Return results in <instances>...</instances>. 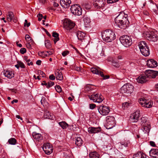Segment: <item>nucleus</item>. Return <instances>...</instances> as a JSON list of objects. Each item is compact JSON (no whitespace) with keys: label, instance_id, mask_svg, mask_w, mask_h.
<instances>
[{"label":"nucleus","instance_id":"393cba45","mask_svg":"<svg viewBox=\"0 0 158 158\" xmlns=\"http://www.w3.org/2000/svg\"><path fill=\"white\" fill-rule=\"evenodd\" d=\"M141 125L142 127L150 126V124L146 118L142 117L141 119Z\"/></svg>","mask_w":158,"mask_h":158},{"label":"nucleus","instance_id":"c756f323","mask_svg":"<svg viewBox=\"0 0 158 158\" xmlns=\"http://www.w3.org/2000/svg\"><path fill=\"white\" fill-rule=\"evenodd\" d=\"M82 143L83 141L81 137H77L76 138L75 143L76 145L78 146H81Z\"/></svg>","mask_w":158,"mask_h":158},{"label":"nucleus","instance_id":"ddd939ff","mask_svg":"<svg viewBox=\"0 0 158 158\" xmlns=\"http://www.w3.org/2000/svg\"><path fill=\"white\" fill-rule=\"evenodd\" d=\"M139 103L143 106L146 108H150L152 106V103L148 100H146L144 98H140L139 100Z\"/></svg>","mask_w":158,"mask_h":158},{"label":"nucleus","instance_id":"a18cd8bd","mask_svg":"<svg viewBox=\"0 0 158 158\" xmlns=\"http://www.w3.org/2000/svg\"><path fill=\"white\" fill-rule=\"evenodd\" d=\"M17 63L19 64V65L20 67L22 68H25V66L24 64L21 61H18Z\"/></svg>","mask_w":158,"mask_h":158},{"label":"nucleus","instance_id":"3c124183","mask_svg":"<svg viewBox=\"0 0 158 158\" xmlns=\"http://www.w3.org/2000/svg\"><path fill=\"white\" fill-rule=\"evenodd\" d=\"M96 106V105L94 104H89V108L90 109H93Z\"/></svg>","mask_w":158,"mask_h":158},{"label":"nucleus","instance_id":"e433bc0d","mask_svg":"<svg viewBox=\"0 0 158 158\" xmlns=\"http://www.w3.org/2000/svg\"><path fill=\"white\" fill-rule=\"evenodd\" d=\"M151 128L150 126L142 127L141 129L144 133H148Z\"/></svg>","mask_w":158,"mask_h":158},{"label":"nucleus","instance_id":"cd10ccee","mask_svg":"<svg viewBox=\"0 0 158 158\" xmlns=\"http://www.w3.org/2000/svg\"><path fill=\"white\" fill-rule=\"evenodd\" d=\"M32 136L34 139L39 140L42 139L41 134L37 133L36 132H33L32 133Z\"/></svg>","mask_w":158,"mask_h":158},{"label":"nucleus","instance_id":"f3484780","mask_svg":"<svg viewBox=\"0 0 158 158\" xmlns=\"http://www.w3.org/2000/svg\"><path fill=\"white\" fill-rule=\"evenodd\" d=\"M2 73L5 77L8 78H11L14 77V73L13 72L7 69L4 70Z\"/></svg>","mask_w":158,"mask_h":158},{"label":"nucleus","instance_id":"9b49d317","mask_svg":"<svg viewBox=\"0 0 158 158\" xmlns=\"http://www.w3.org/2000/svg\"><path fill=\"white\" fill-rule=\"evenodd\" d=\"M75 24L70 19H65L64 22V27L67 30L72 29L75 26Z\"/></svg>","mask_w":158,"mask_h":158},{"label":"nucleus","instance_id":"4468645a","mask_svg":"<svg viewBox=\"0 0 158 158\" xmlns=\"http://www.w3.org/2000/svg\"><path fill=\"white\" fill-rule=\"evenodd\" d=\"M43 149L45 153L47 155L50 154L53 150V147L48 143L44 144Z\"/></svg>","mask_w":158,"mask_h":158},{"label":"nucleus","instance_id":"412c9836","mask_svg":"<svg viewBox=\"0 0 158 158\" xmlns=\"http://www.w3.org/2000/svg\"><path fill=\"white\" fill-rule=\"evenodd\" d=\"M147 76L145 75V73L144 74H143L139 76L137 78L136 80L137 82L140 83H143L145 82L147 80L146 79Z\"/></svg>","mask_w":158,"mask_h":158},{"label":"nucleus","instance_id":"f704fd0d","mask_svg":"<svg viewBox=\"0 0 158 158\" xmlns=\"http://www.w3.org/2000/svg\"><path fill=\"white\" fill-rule=\"evenodd\" d=\"M59 34L56 32H53L52 33V36L55 38L54 39V42L55 44L58 40H59Z\"/></svg>","mask_w":158,"mask_h":158},{"label":"nucleus","instance_id":"20e7f679","mask_svg":"<svg viewBox=\"0 0 158 158\" xmlns=\"http://www.w3.org/2000/svg\"><path fill=\"white\" fill-rule=\"evenodd\" d=\"M121 43L126 47H128L132 44V40L131 38L127 35H124L120 38Z\"/></svg>","mask_w":158,"mask_h":158},{"label":"nucleus","instance_id":"5701e85b","mask_svg":"<svg viewBox=\"0 0 158 158\" xmlns=\"http://www.w3.org/2000/svg\"><path fill=\"white\" fill-rule=\"evenodd\" d=\"M130 143L129 141H125L118 143L117 144V146L118 147V148L122 149L124 147H128Z\"/></svg>","mask_w":158,"mask_h":158},{"label":"nucleus","instance_id":"774afa93","mask_svg":"<svg viewBox=\"0 0 158 158\" xmlns=\"http://www.w3.org/2000/svg\"><path fill=\"white\" fill-rule=\"evenodd\" d=\"M155 89L158 91V84H156L155 86Z\"/></svg>","mask_w":158,"mask_h":158},{"label":"nucleus","instance_id":"4d7b16f0","mask_svg":"<svg viewBox=\"0 0 158 158\" xmlns=\"http://www.w3.org/2000/svg\"><path fill=\"white\" fill-rule=\"evenodd\" d=\"M42 85H45L46 86V87L47 88V86L48 85V83H46L45 81H43L42 83Z\"/></svg>","mask_w":158,"mask_h":158},{"label":"nucleus","instance_id":"6e6552de","mask_svg":"<svg viewBox=\"0 0 158 158\" xmlns=\"http://www.w3.org/2000/svg\"><path fill=\"white\" fill-rule=\"evenodd\" d=\"M89 98L94 102L101 103L103 100V97L99 94H94L89 96Z\"/></svg>","mask_w":158,"mask_h":158},{"label":"nucleus","instance_id":"f8f14e48","mask_svg":"<svg viewBox=\"0 0 158 158\" xmlns=\"http://www.w3.org/2000/svg\"><path fill=\"white\" fill-rule=\"evenodd\" d=\"M145 74L147 78H154L158 77V71L151 70H148L145 71Z\"/></svg>","mask_w":158,"mask_h":158},{"label":"nucleus","instance_id":"6e6d98bb","mask_svg":"<svg viewBox=\"0 0 158 158\" xmlns=\"http://www.w3.org/2000/svg\"><path fill=\"white\" fill-rule=\"evenodd\" d=\"M150 145L152 146V147H155L156 146V145L155 144V143L153 141H151L150 142Z\"/></svg>","mask_w":158,"mask_h":158},{"label":"nucleus","instance_id":"b1692460","mask_svg":"<svg viewBox=\"0 0 158 158\" xmlns=\"http://www.w3.org/2000/svg\"><path fill=\"white\" fill-rule=\"evenodd\" d=\"M77 35L79 40L82 41L84 39L85 34L81 31H78L77 32Z\"/></svg>","mask_w":158,"mask_h":158},{"label":"nucleus","instance_id":"5fc2aeb1","mask_svg":"<svg viewBox=\"0 0 158 158\" xmlns=\"http://www.w3.org/2000/svg\"><path fill=\"white\" fill-rule=\"evenodd\" d=\"M24 60L26 61L27 62H28L30 61V59H28V57L27 56H25L24 58Z\"/></svg>","mask_w":158,"mask_h":158},{"label":"nucleus","instance_id":"a211bd4d","mask_svg":"<svg viewBox=\"0 0 158 158\" xmlns=\"http://www.w3.org/2000/svg\"><path fill=\"white\" fill-rule=\"evenodd\" d=\"M60 3L62 7L67 8L70 6L71 2L70 0H60Z\"/></svg>","mask_w":158,"mask_h":158},{"label":"nucleus","instance_id":"2f4dec72","mask_svg":"<svg viewBox=\"0 0 158 158\" xmlns=\"http://www.w3.org/2000/svg\"><path fill=\"white\" fill-rule=\"evenodd\" d=\"M90 158H99V155L96 152H91L89 154Z\"/></svg>","mask_w":158,"mask_h":158},{"label":"nucleus","instance_id":"0eeeda50","mask_svg":"<svg viewBox=\"0 0 158 158\" xmlns=\"http://www.w3.org/2000/svg\"><path fill=\"white\" fill-rule=\"evenodd\" d=\"M72 13L75 15H81L82 10L78 5L74 4L71 6L70 8Z\"/></svg>","mask_w":158,"mask_h":158},{"label":"nucleus","instance_id":"c03bdc74","mask_svg":"<svg viewBox=\"0 0 158 158\" xmlns=\"http://www.w3.org/2000/svg\"><path fill=\"white\" fill-rule=\"evenodd\" d=\"M48 85L47 86V88H49L54 85V82L52 81H50L48 82Z\"/></svg>","mask_w":158,"mask_h":158},{"label":"nucleus","instance_id":"37998d69","mask_svg":"<svg viewBox=\"0 0 158 158\" xmlns=\"http://www.w3.org/2000/svg\"><path fill=\"white\" fill-rule=\"evenodd\" d=\"M55 89L56 91L58 93L60 92L62 90L61 87L59 85H57L55 86Z\"/></svg>","mask_w":158,"mask_h":158},{"label":"nucleus","instance_id":"69168bd1","mask_svg":"<svg viewBox=\"0 0 158 158\" xmlns=\"http://www.w3.org/2000/svg\"><path fill=\"white\" fill-rule=\"evenodd\" d=\"M30 38V36L27 34L25 36V39L26 40H27V39H29Z\"/></svg>","mask_w":158,"mask_h":158},{"label":"nucleus","instance_id":"603ef678","mask_svg":"<svg viewBox=\"0 0 158 158\" xmlns=\"http://www.w3.org/2000/svg\"><path fill=\"white\" fill-rule=\"evenodd\" d=\"M49 78L51 80H54L55 79V77L53 74H52L49 76Z\"/></svg>","mask_w":158,"mask_h":158},{"label":"nucleus","instance_id":"dca6fc26","mask_svg":"<svg viewBox=\"0 0 158 158\" xmlns=\"http://www.w3.org/2000/svg\"><path fill=\"white\" fill-rule=\"evenodd\" d=\"M140 115L139 111H136L131 114L130 116V120L132 122H136L138 121Z\"/></svg>","mask_w":158,"mask_h":158},{"label":"nucleus","instance_id":"39448f33","mask_svg":"<svg viewBox=\"0 0 158 158\" xmlns=\"http://www.w3.org/2000/svg\"><path fill=\"white\" fill-rule=\"evenodd\" d=\"M143 36L148 40L150 41H156L157 36L156 33L152 31H146L143 34Z\"/></svg>","mask_w":158,"mask_h":158},{"label":"nucleus","instance_id":"7c9ffc66","mask_svg":"<svg viewBox=\"0 0 158 158\" xmlns=\"http://www.w3.org/2000/svg\"><path fill=\"white\" fill-rule=\"evenodd\" d=\"M14 17V15L13 13L11 11L9 12L7 15V19L8 21L11 22Z\"/></svg>","mask_w":158,"mask_h":158},{"label":"nucleus","instance_id":"aec40b11","mask_svg":"<svg viewBox=\"0 0 158 158\" xmlns=\"http://www.w3.org/2000/svg\"><path fill=\"white\" fill-rule=\"evenodd\" d=\"M157 63L156 61L153 59H150L147 61V65L150 68H154L157 66Z\"/></svg>","mask_w":158,"mask_h":158},{"label":"nucleus","instance_id":"7ed1b4c3","mask_svg":"<svg viewBox=\"0 0 158 158\" xmlns=\"http://www.w3.org/2000/svg\"><path fill=\"white\" fill-rule=\"evenodd\" d=\"M138 46L141 53L145 56H148L150 54V51L147 44L143 41H141L138 43Z\"/></svg>","mask_w":158,"mask_h":158},{"label":"nucleus","instance_id":"423d86ee","mask_svg":"<svg viewBox=\"0 0 158 158\" xmlns=\"http://www.w3.org/2000/svg\"><path fill=\"white\" fill-rule=\"evenodd\" d=\"M134 87L131 84L127 83L124 84L121 88V91L122 93L131 94L133 91Z\"/></svg>","mask_w":158,"mask_h":158},{"label":"nucleus","instance_id":"0e129e2a","mask_svg":"<svg viewBox=\"0 0 158 158\" xmlns=\"http://www.w3.org/2000/svg\"><path fill=\"white\" fill-rule=\"evenodd\" d=\"M41 61L40 60H39L36 61V64L38 65H40L41 64Z\"/></svg>","mask_w":158,"mask_h":158},{"label":"nucleus","instance_id":"473e14b6","mask_svg":"<svg viewBox=\"0 0 158 158\" xmlns=\"http://www.w3.org/2000/svg\"><path fill=\"white\" fill-rule=\"evenodd\" d=\"M91 72L94 74L100 75L102 72L100 71L96 67H92L90 69Z\"/></svg>","mask_w":158,"mask_h":158},{"label":"nucleus","instance_id":"09e8293b","mask_svg":"<svg viewBox=\"0 0 158 158\" xmlns=\"http://www.w3.org/2000/svg\"><path fill=\"white\" fill-rule=\"evenodd\" d=\"M30 25V23H27V20L25 19V23H24V27L27 26V27H29Z\"/></svg>","mask_w":158,"mask_h":158},{"label":"nucleus","instance_id":"c9c22d12","mask_svg":"<svg viewBox=\"0 0 158 158\" xmlns=\"http://www.w3.org/2000/svg\"><path fill=\"white\" fill-rule=\"evenodd\" d=\"M60 126L63 129H65L69 127V125L65 122H61L59 123Z\"/></svg>","mask_w":158,"mask_h":158},{"label":"nucleus","instance_id":"bf43d9fd","mask_svg":"<svg viewBox=\"0 0 158 158\" xmlns=\"http://www.w3.org/2000/svg\"><path fill=\"white\" fill-rule=\"evenodd\" d=\"M143 13L144 15H146L148 16V15H149V13L147 10H144L143 11Z\"/></svg>","mask_w":158,"mask_h":158},{"label":"nucleus","instance_id":"13d9d810","mask_svg":"<svg viewBox=\"0 0 158 158\" xmlns=\"http://www.w3.org/2000/svg\"><path fill=\"white\" fill-rule=\"evenodd\" d=\"M39 73H40V74L42 75L43 77H44L45 74L43 71H42L40 70V72H39Z\"/></svg>","mask_w":158,"mask_h":158},{"label":"nucleus","instance_id":"f257e3e1","mask_svg":"<svg viewBox=\"0 0 158 158\" xmlns=\"http://www.w3.org/2000/svg\"><path fill=\"white\" fill-rule=\"evenodd\" d=\"M127 17V14L123 12H121L115 19V24L119 28L125 29L128 26L129 23Z\"/></svg>","mask_w":158,"mask_h":158},{"label":"nucleus","instance_id":"ea45409f","mask_svg":"<svg viewBox=\"0 0 158 158\" xmlns=\"http://www.w3.org/2000/svg\"><path fill=\"white\" fill-rule=\"evenodd\" d=\"M112 65L116 67H118L119 66L118 62L114 59H113L112 61Z\"/></svg>","mask_w":158,"mask_h":158},{"label":"nucleus","instance_id":"6ab92c4d","mask_svg":"<svg viewBox=\"0 0 158 158\" xmlns=\"http://www.w3.org/2000/svg\"><path fill=\"white\" fill-rule=\"evenodd\" d=\"M88 131L90 134H95L100 132L101 131V129L100 127H89L88 128Z\"/></svg>","mask_w":158,"mask_h":158},{"label":"nucleus","instance_id":"4c0bfd02","mask_svg":"<svg viewBox=\"0 0 158 158\" xmlns=\"http://www.w3.org/2000/svg\"><path fill=\"white\" fill-rule=\"evenodd\" d=\"M16 140L14 138H11L8 140V142L9 144L15 145L16 143Z\"/></svg>","mask_w":158,"mask_h":158},{"label":"nucleus","instance_id":"bb28decb","mask_svg":"<svg viewBox=\"0 0 158 158\" xmlns=\"http://www.w3.org/2000/svg\"><path fill=\"white\" fill-rule=\"evenodd\" d=\"M83 21L85 26L86 27H89L91 22L90 18L87 16H84L83 17Z\"/></svg>","mask_w":158,"mask_h":158},{"label":"nucleus","instance_id":"f03ea898","mask_svg":"<svg viewBox=\"0 0 158 158\" xmlns=\"http://www.w3.org/2000/svg\"><path fill=\"white\" fill-rule=\"evenodd\" d=\"M102 36L103 40L107 42H111L115 39L114 33L110 30H106L102 32Z\"/></svg>","mask_w":158,"mask_h":158},{"label":"nucleus","instance_id":"79ce46f5","mask_svg":"<svg viewBox=\"0 0 158 158\" xmlns=\"http://www.w3.org/2000/svg\"><path fill=\"white\" fill-rule=\"evenodd\" d=\"M100 76L103 78V79H107L109 78L110 77L108 75H105L104 76L103 74V73H100Z\"/></svg>","mask_w":158,"mask_h":158},{"label":"nucleus","instance_id":"4be33fe9","mask_svg":"<svg viewBox=\"0 0 158 158\" xmlns=\"http://www.w3.org/2000/svg\"><path fill=\"white\" fill-rule=\"evenodd\" d=\"M149 153L152 158H158V149H152L150 151Z\"/></svg>","mask_w":158,"mask_h":158},{"label":"nucleus","instance_id":"49530a36","mask_svg":"<svg viewBox=\"0 0 158 158\" xmlns=\"http://www.w3.org/2000/svg\"><path fill=\"white\" fill-rule=\"evenodd\" d=\"M69 51H65L63 52L62 53V55L63 56H65L69 53Z\"/></svg>","mask_w":158,"mask_h":158},{"label":"nucleus","instance_id":"2eb2a0df","mask_svg":"<svg viewBox=\"0 0 158 158\" xmlns=\"http://www.w3.org/2000/svg\"><path fill=\"white\" fill-rule=\"evenodd\" d=\"M105 0H94V6L97 9H100L103 7L106 3Z\"/></svg>","mask_w":158,"mask_h":158},{"label":"nucleus","instance_id":"864d4df0","mask_svg":"<svg viewBox=\"0 0 158 158\" xmlns=\"http://www.w3.org/2000/svg\"><path fill=\"white\" fill-rule=\"evenodd\" d=\"M129 105V103L126 102L124 103H123L122 104V107H127Z\"/></svg>","mask_w":158,"mask_h":158},{"label":"nucleus","instance_id":"338daca9","mask_svg":"<svg viewBox=\"0 0 158 158\" xmlns=\"http://www.w3.org/2000/svg\"><path fill=\"white\" fill-rule=\"evenodd\" d=\"M18 102V100L17 99H14L12 102L11 103L12 104H14L15 102L17 103Z\"/></svg>","mask_w":158,"mask_h":158},{"label":"nucleus","instance_id":"a19ab883","mask_svg":"<svg viewBox=\"0 0 158 158\" xmlns=\"http://www.w3.org/2000/svg\"><path fill=\"white\" fill-rule=\"evenodd\" d=\"M45 44L46 47L47 48H49L50 47L51 45L50 41L48 40L45 41Z\"/></svg>","mask_w":158,"mask_h":158},{"label":"nucleus","instance_id":"1a4fd4ad","mask_svg":"<svg viewBox=\"0 0 158 158\" xmlns=\"http://www.w3.org/2000/svg\"><path fill=\"white\" fill-rule=\"evenodd\" d=\"M107 123L106 128L107 129H110L115 126V118L113 116H107L106 118Z\"/></svg>","mask_w":158,"mask_h":158},{"label":"nucleus","instance_id":"052dcab7","mask_svg":"<svg viewBox=\"0 0 158 158\" xmlns=\"http://www.w3.org/2000/svg\"><path fill=\"white\" fill-rule=\"evenodd\" d=\"M47 52V54L48 55V56L49 55H51L53 53V52L52 51H46Z\"/></svg>","mask_w":158,"mask_h":158},{"label":"nucleus","instance_id":"e2e57ef3","mask_svg":"<svg viewBox=\"0 0 158 158\" xmlns=\"http://www.w3.org/2000/svg\"><path fill=\"white\" fill-rule=\"evenodd\" d=\"M85 7L87 9H89L90 8V6L88 4H86L85 5Z\"/></svg>","mask_w":158,"mask_h":158},{"label":"nucleus","instance_id":"58836bf2","mask_svg":"<svg viewBox=\"0 0 158 158\" xmlns=\"http://www.w3.org/2000/svg\"><path fill=\"white\" fill-rule=\"evenodd\" d=\"M38 55L42 57H44V56H48V55L47 54V52L46 51H43L41 52H39L38 53Z\"/></svg>","mask_w":158,"mask_h":158},{"label":"nucleus","instance_id":"c85d7f7f","mask_svg":"<svg viewBox=\"0 0 158 158\" xmlns=\"http://www.w3.org/2000/svg\"><path fill=\"white\" fill-rule=\"evenodd\" d=\"M55 75L56 80L61 81L63 79V77L62 74L59 71H56L55 73Z\"/></svg>","mask_w":158,"mask_h":158},{"label":"nucleus","instance_id":"9d476101","mask_svg":"<svg viewBox=\"0 0 158 158\" xmlns=\"http://www.w3.org/2000/svg\"><path fill=\"white\" fill-rule=\"evenodd\" d=\"M98 109L99 113L103 116L107 115L110 111L109 106L103 105L98 106Z\"/></svg>","mask_w":158,"mask_h":158},{"label":"nucleus","instance_id":"a878e982","mask_svg":"<svg viewBox=\"0 0 158 158\" xmlns=\"http://www.w3.org/2000/svg\"><path fill=\"white\" fill-rule=\"evenodd\" d=\"M133 158H146V156L143 153L139 152L134 155Z\"/></svg>","mask_w":158,"mask_h":158},{"label":"nucleus","instance_id":"72a5a7b5","mask_svg":"<svg viewBox=\"0 0 158 158\" xmlns=\"http://www.w3.org/2000/svg\"><path fill=\"white\" fill-rule=\"evenodd\" d=\"M44 116L45 118L49 119H52L53 118L52 115H51V113L48 110L45 111Z\"/></svg>","mask_w":158,"mask_h":158},{"label":"nucleus","instance_id":"8fccbe9b","mask_svg":"<svg viewBox=\"0 0 158 158\" xmlns=\"http://www.w3.org/2000/svg\"><path fill=\"white\" fill-rule=\"evenodd\" d=\"M118 0H107L108 3H112L118 1Z\"/></svg>","mask_w":158,"mask_h":158},{"label":"nucleus","instance_id":"680f3d73","mask_svg":"<svg viewBox=\"0 0 158 158\" xmlns=\"http://www.w3.org/2000/svg\"><path fill=\"white\" fill-rule=\"evenodd\" d=\"M75 69L77 71H80L81 70V68L79 67H75Z\"/></svg>","mask_w":158,"mask_h":158},{"label":"nucleus","instance_id":"de8ad7c7","mask_svg":"<svg viewBox=\"0 0 158 158\" xmlns=\"http://www.w3.org/2000/svg\"><path fill=\"white\" fill-rule=\"evenodd\" d=\"M26 52V49L24 48H22L20 49V52L22 54H24Z\"/></svg>","mask_w":158,"mask_h":158}]
</instances>
